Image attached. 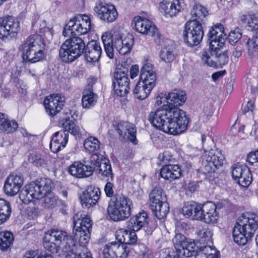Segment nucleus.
Returning <instances> with one entry per match:
<instances>
[{
  "mask_svg": "<svg viewBox=\"0 0 258 258\" xmlns=\"http://www.w3.org/2000/svg\"><path fill=\"white\" fill-rule=\"evenodd\" d=\"M150 123L157 128L173 135L180 134L187 127L189 119L182 110L179 108L169 109L164 105L149 115Z\"/></svg>",
  "mask_w": 258,
  "mask_h": 258,
  "instance_id": "f257e3e1",
  "label": "nucleus"
},
{
  "mask_svg": "<svg viewBox=\"0 0 258 258\" xmlns=\"http://www.w3.org/2000/svg\"><path fill=\"white\" fill-rule=\"evenodd\" d=\"M84 52L86 60L90 62L98 61L102 49L98 42L91 41L85 45L84 40L80 37L67 39L61 45L59 55L65 62H72L79 57Z\"/></svg>",
  "mask_w": 258,
  "mask_h": 258,
  "instance_id": "f03ea898",
  "label": "nucleus"
},
{
  "mask_svg": "<svg viewBox=\"0 0 258 258\" xmlns=\"http://www.w3.org/2000/svg\"><path fill=\"white\" fill-rule=\"evenodd\" d=\"M104 49L107 55L110 58L114 57V49L119 54L125 55L130 53L134 44V37L128 34L123 38L120 36H112L110 34L105 33L102 36Z\"/></svg>",
  "mask_w": 258,
  "mask_h": 258,
  "instance_id": "7ed1b4c3",
  "label": "nucleus"
},
{
  "mask_svg": "<svg viewBox=\"0 0 258 258\" xmlns=\"http://www.w3.org/2000/svg\"><path fill=\"white\" fill-rule=\"evenodd\" d=\"M45 43L42 36L33 34L29 36L20 46V50L22 53L24 61L34 63L40 60L44 57Z\"/></svg>",
  "mask_w": 258,
  "mask_h": 258,
  "instance_id": "20e7f679",
  "label": "nucleus"
},
{
  "mask_svg": "<svg viewBox=\"0 0 258 258\" xmlns=\"http://www.w3.org/2000/svg\"><path fill=\"white\" fill-rule=\"evenodd\" d=\"M132 206V201L128 198L122 194L116 195L109 203L108 215L114 221H123L131 216Z\"/></svg>",
  "mask_w": 258,
  "mask_h": 258,
  "instance_id": "39448f33",
  "label": "nucleus"
},
{
  "mask_svg": "<svg viewBox=\"0 0 258 258\" xmlns=\"http://www.w3.org/2000/svg\"><path fill=\"white\" fill-rule=\"evenodd\" d=\"M52 183L49 179L41 178L26 185L20 191L19 198L25 204H28L33 199H39L44 194L52 189Z\"/></svg>",
  "mask_w": 258,
  "mask_h": 258,
  "instance_id": "423d86ee",
  "label": "nucleus"
},
{
  "mask_svg": "<svg viewBox=\"0 0 258 258\" xmlns=\"http://www.w3.org/2000/svg\"><path fill=\"white\" fill-rule=\"evenodd\" d=\"M74 236L82 246H85L90 239L92 222L90 218L82 217L81 214L76 213L73 217Z\"/></svg>",
  "mask_w": 258,
  "mask_h": 258,
  "instance_id": "0eeeda50",
  "label": "nucleus"
},
{
  "mask_svg": "<svg viewBox=\"0 0 258 258\" xmlns=\"http://www.w3.org/2000/svg\"><path fill=\"white\" fill-rule=\"evenodd\" d=\"M91 29L90 18L86 15H78L70 20L66 25L62 34L64 37H77L87 34Z\"/></svg>",
  "mask_w": 258,
  "mask_h": 258,
  "instance_id": "6e6552de",
  "label": "nucleus"
},
{
  "mask_svg": "<svg viewBox=\"0 0 258 258\" xmlns=\"http://www.w3.org/2000/svg\"><path fill=\"white\" fill-rule=\"evenodd\" d=\"M149 204L152 211L158 219L165 218L169 211L166 196L160 187L152 189L149 195Z\"/></svg>",
  "mask_w": 258,
  "mask_h": 258,
  "instance_id": "1a4fd4ad",
  "label": "nucleus"
},
{
  "mask_svg": "<svg viewBox=\"0 0 258 258\" xmlns=\"http://www.w3.org/2000/svg\"><path fill=\"white\" fill-rule=\"evenodd\" d=\"M89 163L91 172H96L102 179L111 180L113 179V173L109 161L104 158L101 154H93L91 156Z\"/></svg>",
  "mask_w": 258,
  "mask_h": 258,
  "instance_id": "9d476101",
  "label": "nucleus"
},
{
  "mask_svg": "<svg viewBox=\"0 0 258 258\" xmlns=\"http://www.w3.org/2000/svg\"><path fill=\"white\" fill-rule=\"evenodd\" d=\"M223 46H218L217 48H213L209 44V48L205 49L202 53V61L207 66L212 67H222L229 61L227 51L222 52L220 49Z\"/></svg>",
  "mask_w": 258,
  "mask_h": 258,
  "instance_id": "9b49d317",
  "label": "nucleus"
},
{
  "mask_svg": "<svg viewBox=\"0 0 258 258\" xmlns=\"http://www.w3.org/2000/svg\"><path fill=\"white\" fill-rule=\"evenodd\" d=\"M173 242L176 251V258L188 257L195 255L198 247L191 240L187 241L185 236L180 233L176 234Z\"/></svg>",
  "mask_w": 258,
  "mask_h": 258,
  "instance_id": "f8f14e48",
  "label": "nucleus"
},
{
  "mask_svg": "<svg viewBox=\"0 0 258 258\" xmlns=\"http://www.w3.org/2000/svg\"><path fill=\"white\" fill-rule=\"evenodd\" d=\"M128 68L122 65L118 66L113 75L112 86L115 93L119 96L126 95L130 89Z\"/></svg>",
  "mask_w": 258,
  "mask_h": 258,
  "instance_id": "ddd939ff",
  "label": "nucleus"
},
{
  "mask_svg": "<svg viewBox=\"0 0 258 258\" xmlns=\"http://www.w3.org/2000/svg\"><path fill=\"white\" fill-rule=\"evenodd\" d=\"M204 33L203 25L187 22L183 33V39L187 45H198L202 40Z\"/></svg>",
  "mask_w": 258,
  "mask_h": 258,
  "instance_id": "4468645a",
  "label": "nucleus"
},
{
  "mask_svg": "<svg viewBox=\"0 0 258 258\" xmlns=\"http://www.w3.org/2000/svg\"><path fill=\"white\" fill-rule=\"evenodd\" d=\"M249 240L258 228V216L253 213H243L236 223Z\"/></svg>",
  "mask_w": 258,
  "mask_h": 258,
  "instance_id": "2eb2a0df",
  "label": "nucleus"
},
{
  "mask_svg": "<svg viewBox=\"0 0 258 258\" xmlns=\"http://www.w3.org/2000/svg\"><path fill=\"white\" fill-rule=\"evenodd\" d=\"M96 16L106 23L115 21L118 16L117 12L113 5L97 2L94 8Z\"/></svg>",
  "mask_w": 258,
  "mask_h": 258,
  "instance_id": "dca6fc26",
  "label": "nucleus"
},
{
  "mask_svg": "<svg viewBox=\"0 0 258 258\" xmlns=\"http://www.w3.org/2000/svg\"><path fill=\"white\" fill-rule=\"evenodd\" d=\"M133 28L143 34H147L155 37L159 42L161 35L157 28L153 23L148 19H144L140 16L135 17L132 22Z\"/></svg>",
  "mask_w": 258,
  "mask_h": 258,
  "instance_id": "f3484780",
  "label": "nucleus"
},
{
  "mask_svg": "<svg viewBox=\"0 0 258 258\" xmlns=\"http://www.w3.org/2000/svg\"><path fill=\"white\" fill-rule=\"evenodd\" d=\"M130 247L118 242L108 243L104 246L102 254L103 258H127Z\"/></svg>",
  "mask_w": 258,
  "mask_h": 258,
  "instance_id": "a211bd4d",
  "label": "nucleus"
},
{
  "mask_svg": "<svg viewBox=\"0 0 258 258\" xmlns=\"http://www.w3.org/2000/svg\"><path fill=\"white\" fill-rule=\"evenodd\" d=\"M205 170L207 172H215L223 165L225 157L221 151L218 149H211L205 155Z\"/></svg>",
  "mask_w": 258,
  "mask_h": 258,
  "instance_id": "6ab92c4d",
  "label": "nucleus"
},
{
  "mask_svg": "<svg viewBox=\"0 0 258 258\" xmlns=\"http://www.w3.org/2000/svg\"><path fill=\"white\" fill-rule=\"evenodd\" d=\"M19 29V23L14 17H4L0 20V38L5 40L8 36H15Z\"/></svg>",
  "mask_w": 258,
  "mask_h": 258,
  "instance_id": "aec40b11",
  "label": "nucleus"
},
{
  "mask_svg": "<svg viewBox=\"0 0 258 258\" xmlns=\"http://www.w3.org/2000/svg\"><path fill=\"white\" fill-rule=\"evenodd\" d=\"M101 191L98 187L90 185L80 195V200L82 207L89 208L95 205L100 198Z\"/></svg>",
  "mask_w": 258,
  "mask_h": 258,
  "instance_id": "412c9836",
  "label": "nucleus"
},
{
  "mask_svg": "<svg viewBox=\"0 0 258 258\" xmlns=\"http://www.w3.org/2000/svg\"><path fill=\"white\" fill-rule=\"evenodd\" d=\"M232 176L243 187H247L251 182L252 176L249 168L243 165H236L232 168Z\"/></svg>",
  "mask_w": 258,
  "mask_h": 258,
  "instance_id": "4be33fe9",
  "label": "nucleus"
},
{
  "mask_svg": "<svg viewBox=\"0 0 258 258\" xmlns=\"http://www.w3.org/2000/svg\"><path fill=\"white\" fill-rule=\"evenodd\" d=\"M64 103V98L60 95H50L43 101L46 112L50 116H54L61 109Z\"/></svg>",
  "mask_w": 258,
  "mask_h": 258,
  "instance_id": "5701e85b",
  "label": "nucleus"
},
{
  "mask_svg": "<svg viewBox=\"0 0 258 258\" xmlns=\"http://www.w3.org/2000/svg\"><path fill=\"white\" fill-rule=\"evenodd\" d=\"M115 130L120 137L125 138L126 137L131 142L136 145L138 141L136 138L137 128L135 124L127 121H120L116 126Z\"/></svg>",
  "mask_w": 258,
  "mask_h": 258,
  "instance_id": "b1692460",
  "label": "nucleus"
},
{
  "mask_svg": "<svg viewBox=\"0 0 258 258\" xmlns=\"http://www.w3.org/2000/svg\"><path fill=\"white\" fill-rule=\"evenodd\" d=\"M224 27L221 24H217L214 27H211L208 33L209 44L212 48H216L218 46H223L224 44Z\"/></svg>",
  "mask_w": 258,
  "mask_h": 258,
  "instance_id": "393cba45",
  "label": "nucleus"
},
{
  "mask_svg": "<svg viewBox=\"0 0 258 258\" xmlns=\"http://www.w3.org/2000/svg\"><path fill=\"white\" fill-rule=\"evenodd\" d=\"M23 184V177L20 175H10L5 181L4 190L6 194L14 196L19 191Z\"/></svg>",
  "mask_w": 258,
  "mask_h": 258,
  "instance_id": "a878e982",
  "label": "nucleus"
},
{
  "mask_svg": "<svg viewBox=\"0 0 258 258\" xmlns=\"http://www.w3.org/2000/svg\"><path fill=\"white\" fill-rule=\"evenodd\" d=\"M217 206L212 202H208L203 205L201 221L208 224L217 223L218 215L216 212Z\"/></svg>",
  "mask_w": 258,
  "mask_h": 258,
  "instance_id": "bb28decb",
  "label": "nucleus"
},
{
  "mask_svg": "<svg viewBox=\"0 0 258 258\" xmlns=\"http://www.w3.org/2000/svg\"><path fill=\"white\" fill-rule=\"evenodd\" d=\"M203 205L194 201L185 203L182 209V213L187 218L200 220L202 217Z\"/></svg>",
  "mask_w": 258,
  "mask_h": 258,
  "instance_id": "cd10ccee",
  "label": "nucleus"
},
{
  "mask_svg": "<svg viewBox=\"0 0 258 258\" xmlns=\"http://www.w3.org/2000/svg\"><path fill=\"white\" fill-rule=\"evenodd\" d=\"M159 10L166 16L173 17L181 10L178 0H164L160 4Z\"/></svg>",
  "mask_w": 258,
  "mask_h": 258,
  "instance_id": "c85d7f7f",
  "label": "nucleus"
},
{
  "mask_svg": "<svg viewBox=\"0 0 258 258\" xmlns=\"http://www.w3.org/2000/svg\"><path fill=\"white\" fill-rule=\"evenodd\" d=\"M208 15L209 12L207 8L200 4H196L190 11V20L188 22L203 25Z\"/></svg>",
  "mask_w": 258,
  "mask_h": 258,
  "instance_id": "c756f323",
  "label": "nucleus"
},
{
  "mask_svg": "<svg viewBox=\"0 0 258 258\" xmlns=\"http://www.w3.org/2000/svg\"><path fill=\"white\" fill-rule=\"evenodd\" d=\"M167 104L164 106H168L169 109L171 108H178L186 100V93L180 90H174L169 93L166 98Z\"/></svg>",
  "mask_w": 258,
  "mask_h": 258,
  "instance_id": "7c9ffc66",
  "label": "nucleus"
},
{
  "mask_svg": "<svg viewBox=\"0 0 258 258\" xmlns=\"http://www.w3.org/2000/svg\"><path fill=\"white\" fill-rule=\"evenodd\" d=\"M148 219L147 214L145 212H141L131 218L127 222V227L135 232L148 224Z\"/></svg>",
  "mask_w": 258,
  "mask_h": 258,
  "instance_id": "2f4dec72",
  "label": "nucleus"
},
{
  "mask_svg": "<svg viewBox=\"0 0 258 258\" xmlns=\"http://www.w3.org/2000/svg\"><path fill=\"white\" fill-rule=\"evenodd\" d=\"M160 175L165 179L172 181L181 176V170L177 165H165L160 170Z\"/></svg>",
  "mask_w": 258,
  "mask_h": 258,
  "instance_id": "473e14b6",
  "label": "nucleus"
},
{
  "mask_svg": "<svg viewBox=\"0 0 258 258\" xmlns=\"http://www.w3.org/2000/svg\"><path fill=\"white\" fill-rule=\"evenodd\" d=\"M68 172L77 178L88 177L92 174L90 165H85L79 162H75L70 166Z\"/></svg>",
  "mask_w": 258,
  "mask_h": 258,
  "instance_id": "72a5a7b5",
  "label": "nucleus"
},
{
  "mask_svg": "<svg viewBox=\"0 0 258 258\" xmlns=\"http://www.w3.org/2000/svg\"><path fill=\"white\" fill-rule=\"evenodd\" d=\"M62 133L63 132H57L54 133L50 143L51 151L56 153L61 150V148H64L68 142V135Z\"/></svg>",
  "mask_w": 258,
  "mask_h": 258,
  "instance_id": "f704fd0d",
  "label": "nucleus"
},
{
  "mask_svg": "<svg viewBox=\"0 0 258 258\" xmlns=\"http://www.w3.org/2000/svg\"><path fill=\"white\" fill-rule=\"evenodd\" d=\"M116 238L119 243L131 245L136 243L137 236L134 231L125 229H120L116 232Z\"/></svg>",
  "mask_w": 258,
  "mask_h": 258,
  "instance_id": "c9c22d12",
  "label": "nucleus"
},
{
  "mask_svg": "<svg viewBox=\"0 0 258 258\" xmlns=\"http://www.w3.org/2000/svg\"><path fill=\"white\" fill-rule=\"evenodd\" d=\"M61 121L62 122L61 125L63 130L59 132H64V133H62L63 136L64 134L69 135V133L74 136L81 134L80 127L76 124L73 120L70 119V116L65 117Z\"/></svg>",
  "mask_w": 258,
  "mask_h": 258,
  "instance_id": "e433bc0d",
  "label": "nucleus"
},
{
  "mask_svg": "<svg viewBox=\"0 0 258 258\" xmlns=\"http://www.w3.org/2000/svg\"><path fill=\"white\" fill-rule=\"evenodd\" d=\"M153 89L152 87L139 81L134 90V95L138 99L144 100L149 96Z\"/></svg>",
  "mask_w": 258,
  "mask_h": 258,
  "instance_id": "4c0bfd02",
  "label": "nucleus"
},
{
  "mask_svg": "<svg viewBox=\"0 0 258 258\" xmlns=\"http://www.w3.org/2000/svg\"><path fill=\"white\" fill-rule=\"evenodd\" d=\"M219 252L216 251L210 245H206L199 248L195 254V258H219Z\"/></svg>",
  "mask_w": 258,
  "mask_h": 258,
  "instance_id": "58836bf2",
  "label": "nucleus"
},
{
  "mask_svg": "<svg viewBox=\"0 0 258 258\" xmlns=\"http://www.w3.org/2000/svg\"><path fill=\"white\" fill-rule=\"evenodd\" d=\"M97 96L92 90H85L82 98V104L83 108H89L96 103Z\"/></svg>",
  "mask_w": 258,
  "mask_h": 258,
  "instance_id": "ea45409f",
  "label": "nucleus"
},
{
  "mask_svg": "<svg viewBox=\"0 0 258 258\" xmlns=\"http://www.w3.org/2000/svg\"><path fill=\"white\" fill-rule=\"evenodd\" d=\"M11 212L10 203L4 199H0V225L5 223L9 219Z\"/></svg>",
  "mask_w": 258,
  "mask_h": 258,
  "instance_id": "a19ab883",
  "label": "nucleus"
},
{
  "mask_svg": "<svg viewBox=\"0 0 258 258\" xmlns=\"http://www.w3.org/2000/svg\"><path fill=\"white\" fill-rule=\"evenodd\" d=\"M46 234L52 240H54L60 246L61 245L69 235L67 232L57 229L48 230Z\"/></svg>",
  "mask_w": 258,
  "mask_h": 258,
  "instance_id": "79ce46f5",
  "label": "nucleus"
},
{
  "mask_svg": "<svg viewBox=\"0 0 258 258\" xmlns=\"http://www.w3.org/2000/svg\"><path fill=\"white\" fill-rule=\"evenodd\" d=\"M232 235L234 242L240 245H245L249 240L236 224L233 229Z\"/></svg>",
  "mask_w": 258,
  "mask_h": 258,
  "instance_id": "37998d69",
  "label": "nucleus"
},
{
  "mask_svg": "<svg viewBox=\"0 0 258 258\" xmlns=\"http://www.w3.org/2000/svg\"><path fill=\"white\" fill-rule=\"evenodd\" d=\"M40 199L42 206L45 208H52L57 203V198L51 192V190L47 194H44Z\"/></svg>",
  "mask_w": 258,
  "mask_h": 258,
  "instance_id": "c03bdc74",
  "label": "nucleus"
},
{
  "mask_svg": "<svg viewBox=\"0 0 258 258\" xmlns=\"http://www.w3.org/2000/svg\"><path fill=\"white\" fill-rule=\"evenodd\" d=\"M161 59L166 63L172 62L175 57L174 48L171 46H167L162 48L160 52Z\"/></svg>",
  "mask_w": 258,
  "mask_h": 258,
  "instance_id": "a18cd8bd",
  "label": "nucleus"
},
{
  "mask_svg": "<svg viewBox=\"0 0 258 258\" xmlns=\"http://www.w3.org/2000/svg\"><path fill=\"white\" fill-rule=\"evenodd\" d=\"M84 146L87 152L95 154L100 149V142L97 138L90 137L85 140Z\"/></svg>",
  "mask_w": 258,
  "mask_h": 258,
  "instance_id": "49530a36",
  "label": "nucleus"
},
{
  "mask_svg": "<svg viewBox=\"0 0 258 258\" xmlns=\"http://www.w3.org/2000/svg\"><path fill=\"white\" fill-rule=\"evenodd\" d=\"M14 240L13 235L9 231L0 232V247L4 251L7 250Z\"/></svg>",
  "mask_w": 258,
  "mask_h": 258,
  "instance_id": "de8ad7c7",
  "label": "nucleus"
},
{
  "mask_svg": "<svg viewBox=\"0 0 258 258\" xmlns=\"http://www.w3.org/2000/svg\"><path fill=\"white\" fill-rule=\"evenodd\" d=\"M62 246V250L64 252L67 254H70L72 253L77 252V246L74 240V238L71 235L69 234L66 238V240L63 241L61 244Z\"/></svg>",
  "mask_w": 258,
  "mask_h": 258,
  "instance_id": "09e8293b",
  "label": "nucleus"
},
{
  "mask_svg": "<svg viewBox=\"0 0 258 258\" xmlns=\"http://www.w3.org/2000/svg\"><path fill=\"white\" fill-rule=\"evenodd\" d=\"M200 241L207 244L212 243L213 230L209 228L200 229L197 232Z\"/></svg>",
  "mask_w": 258,
  "mask_h": 258,
  "instance_id": "8fccbe9b",
  "label": "nucleus"
},
{
  "mask_svg": "<svg viewBox=\"0 0 258 258\" xmlns=\"http://www.w3.org/2000/svg\"><path fill=\"white\" fill-rule=\"evenodd\" d=\"M43 246L52 253H56L60 246L45 234L43 239Z\"/></svg>",
  "mask_w": 258,
  "mask_h": 258,
  "instance_id": "3c124183",
  "label": "nucleus"
},
{
  "mask_svg": "<svg viewBox=\"0 0 258 258\" xmlns=\"http://www.w3.org/2000/svg\"><path fill=\"white\" fill-rule=\"evenodd\" d=\"M18 127L17 122L15 120H9L6 118L3 125H1L0 130L7 133H13Z\"/></svg>",
  "mask_w": 258,
  "mask_h": 258,
  "instance_id": "603ef678",
  "label": "nucleus"
},
{
  "mask_svg": "<svg viewBox=\"0 0 258 258\" xmlns=\"http://www.w3.org/2000/svg\"><path fill=\"white\" fill-rule=\"evenodd\" d=\"M151 74H156L154 68L151 63L146 62L141 69L140 78H144L145 80L148 75Z\"/></svg>",
  "mask_w": 258,
  "mask_h": 258,
  "instance_id": "864d4df0",
  "label": "nucleus"
},
{
  "mask_svg": "<svg viewBox=\"0 0 258 258\" xmlns=\"http://www.w3.org/2000/svg\"><path fill=\"white\" fill-rule=\"evenodd\" d=\"M242 36L241 30L239 28H236L231 31L228 36V40L232 45H235L241 38Z\"/></svg>",
  "mask_w": 258,
  "mask_h": 258,
  "instance_id": "5fc2aeb1",
  "label": "nucleus"
},
{
  "mask_svg": "<svg viewBox=\"0 0 258 258\" xmlns=\"http://www.w3.org/2000/svg\"><path fill=\"white\" fill-rule=\"evenodd\" d=\"M248 50L249 52H258V27L257 30L254 32L252 40L248 41L247 43Z\"/></svg>",
  "mask_w": 258,
  "mask_h": 258,
  "instance_id": "6e6d98bb",
  "label": "nucleus"
},
{
  "mask_svg": "<svg viewBox=\"0 0 258 258\" xmlns=\"http://www.w3.org/2000/svg\"><path fill=\"white\" fill-rule=\"evenodd\" d=\"M157 80V76L156 74H151L148 75L147 77L144 80V78H140V81L146 84V85L150 86L154 88L155 86Z\"/></svg>",
  "mask_w": 258,
  "mask_h": 258,
  "instance_id": "4d7b16f0",
  "label": "nucleus"
},
{
  "mask_svg": "<svg viewBox=\"0 0 258 258\" xmlns=\"http://www.w3.org/2000/svg\"><path fill=\"white\" fill-rule=\"evenodd\" d=\"M245 26L248 30L256 32L258 29V14L251 15V24Z\"/></svg>",
  "mask_w": 258,
  "mask_h": 258,
  "instance_id": "13d9d810",
  "label": "nucleus"
},
{
  "mask_svg": "<svg viewBox=\"0 0 258 258\" xmlns=\"http://www.w3.org/2000/svg\"><path fill=\"white\" fill-rule=\"evenodd\" d=\"M23 258H53L51 254H45L44 255H40L36 253L35 251H29L27 252Z\"/></svg>",
  "mask_w": 258,
  "mask_h": 258,
  "instance_id": "bf43d9fd",
  "label": "nucleus"
},
{
  "mask_svg": "<svg viewBox=\"0 0 258 258\" xmlns=\"http://www.w3.org/2000/svg\"><path fill=\"white\" fill-rule=\"evenodd\" d=\"M38 210L34 207H28L26 209V214L29 220H34L38 216Z\"/></svg>",
  "mask_w": 258,
  "mask_h": 258,
  "instance_id": "052dcab7",
  "label": "nucleus"
},
{
  "mask_svg": "<svg viewBox=\"0 0 258 258\" xmlns=\"http://www.w3.org/2000/svg\"><path fill=\"white\" fill-rule=\"evenodd\" d=\"M247 161L250 165L258 163V150L254 152H250L247 155Z\"/></svg>",
  "mask_w": 258,
  "mask_h": 258,
  "instance_id": "680f3d73",
  "label": "nucleus"
},
{
  "mask_svg": "<svg viewBox=\"0 0 258 258\" xmlns=\"http://www.w3.org/2000/svg\"><path fill=\"white\" fill-rule=\"evenodd\" d=\"M106 183L104 187V191L106 195L108 197H112L114 194V190L113 189V185L109 180Z\"/></svg>",
  "mask_w": 258,
  "mask_h": 258,
  "instance_id": "e2e57ef3",
  "label": "nucleus"
},
{
  "mask_svg": "<svg viewBox=\"0 0 258 258\" xmlns=\"http://www.w3.org/2000/svg\"><path fill=\"white\" fill-rule=\"evenodd\" d=\"M239 22L242 25H247L251 24V15L248 14H241L239 18Z\"/></svg>",
  "mask_w": 258,
  "mask_h": 258,
  "instance_id": "0e129e2a",
  "label": "nucleus"
},
{
  "mask_svg": "<svg viewBox=\"0 0 258 258\" xmlns=\"http://www.w3.org/2000/svg\"><path fill=\"white\" fill-rule=\"evenodd\" d=\"M66 258H92L90 253L81 254L77 253V252L72 253L70 254H67L66 256Z\"/></svg>",
  "mask_w": 258,
  "mask_h": 258,
  "instance_id": "69168bd1",
  "label": "nucleus"
},
{
  "mask_svg": "<svg viewBox=\"0 0 258 258\" xmlns=\"http://www.w3.org/2000/svg\"><path fill=\"white\" fill-rule=\"evenodd\" d=\"M18 92L22 96H25L27 94V86L26 85L23 83V82H18L16 85Z\"/></svg>",
  "mask_w": 258,
  "mask_h": 258,
  "instance_id": "338daca9",
  "label": "nucleus"
},
{
  "mask_svg": "<svg viewBox=\"0 0 258 258\" xmlns=\"http://www.w3.org/2000/svg\"><path fill=\"white\" fill-rule=\"evenodd\" d=\"M65 114L66 116H71L74 121L76 120L79 116L78 112L75 110H69L68 111L66 112Z\"/></svg>",
  "mask_w": 258,
  "mask_h": 258,
  "instance_id": "774afa93",
  "label": "nucleus"
}]
</instances>
